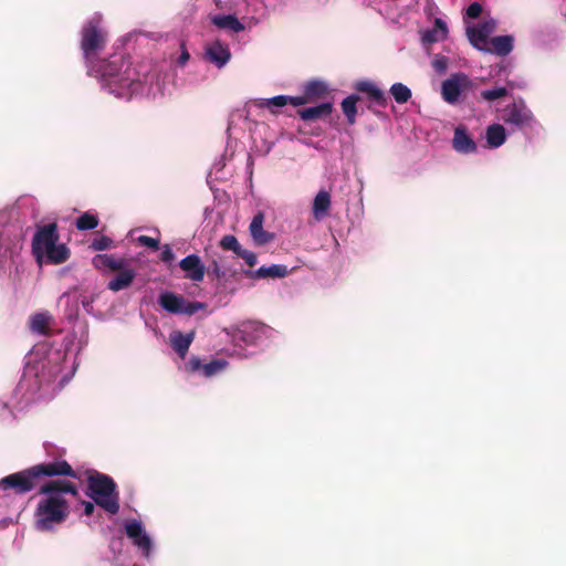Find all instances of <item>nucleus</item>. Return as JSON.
<instances>
[{"label": "nucleus", "mask_w": 566, "mask_h": 566, "mask_svg": "<svg viewBox=\"0 0 566 566\" xmlns=\"http://www.w3.org/2000/svg\"><path fill=\"white\" fill-rule=\"evenodd\" d=\"M38 493L44 497L36 505V528L50 531L54 525L62 524L69 517L70 505L64 494L76 496L78 489L73 482L57 478L43 482Z\"/></svg>", "instance_id": "1"}, {"label": "nucleus", "mask_w": 566, "mask_h": 566, "mask_svg": "<svg viewBox=\"0 0 566 566\" xmlns=\"http://www.w3.org/2000/svg\"><path fill=\"white\" fill-rule=\"evenodd\" d=\"M69 476L76 479L77 473L66 460H54L32 465L25 470L9 474L0 480L1 491H13L14 494H25L41 486L46 478Z\"/></svg>", "instance_id": "2"}, {"label": "nucleus", "mask_w": 566, "mask_h": 566, "mask_svg": "<svg viewBox=\"0 0 566 566\" xmlns=\"http://www.w3.org/2000/svg\"><path fill=\"white\" fill-rule=\"evenodd\" d=\"M88 73L101 77L108 85L115 84L120 88L130 87L137 81L135 71L120 54H114L109 59L96 60L87 63Z\"/></svg>", "instance_id": "3"}, {"label": "nucleus", "mask_w": 566, "mask_h": 566, "mask_svg": "<svg viewBox=\"0 0 566 566\" xmlns=\"http://www.w3.org/2000/svg\"><path fill=\"white\" fill-rule=\"evenodd\" d=\"M86 495L107 513L115 515L119 511V492L113 478L98 471L87 476Z\"/></svg>", "instance_id": "4"}, {"label": "nucleus", "mask_w": 566, "mask_h": 566, "mask_svg": "<svg viewBox=\"0 0 566 566\" xmlns=\"http://www.w3.org/2000/svg\"><path fill=\"white\" fill-rule=\"evenodd\" d=\"M107 43V32L103 27L102 15L94 14L81 30V50L86 64L92 63L96 54L104 50Z\"/></svg>", "instance_id": "5"}, {"label": "nucleus", "mask_w": 566, "mask_h": 566, "mask_svg": "<svg viewBox=\"0 0 566 566\" xmlns=\"http://www.w3.org/2000/svg\"><path fill=\"white\" fill-rule=\"evenodd\" d=\"M60 240L57 232V224L55 222L39 227L32 238V254L36 262L41 264L44 259L45 252Z\"/></svg>", "instance_id": "6"}, {"label": "nucleus", "mask_w": 566, "mask_h": 566, "mask_svg": "<svg viewBox=\"0 0 566 566\" xmlns=\"http://www.w3.org/2000/svg\"><path fill=\"white\" fill-rule=\"evenodd\" d=\"M158 303L165 311L169 313L187 315H193L205 306V304L201 302H189L182 296L172 292L161 293L159 295Z\"/></svg>", "instance_id": "7"}, {"label": "nucleus", "mask_w": 566, "mask_h": 566, "mask_svg": "<svg viewBox=\"0 0 566 566\" xmlns=\"http://www.w3.org/2000/svg\"><path fill=\"white\" fill-rule=\"evenodd\" d=\"M470 85L471 81L467 74L462 72L454 73L442 82V97L447 103L455 104L459 102L461 93L469 88Z\"/></svg>", "instance_id": "8"}, {"label": "nucleus", "mask_w": 566, "mask_h": 566, "mask_svg": "<svg viewBox=\"0 0 566 566\" xmlns=\"http://www.w3.org/2000/svg\"><path fill=\"white\" fill-rule=\"evenodd\" d=\"M269 327L256 321H248L241 323L235 329L233 337L237 340H241L247 345H253L265 336Z\"/></svg>", "instance_id": "9"}, {"label": "nucleus", "mask_w": 566, "mask_h": 566, "mask_svg": "<svg viewBox=\"0 0 566 566\" xmlns=\"http://www.w3.org/2000/svg\"><path fill=\"white\" fill-rule=\"evenodd\" d=\"M496 29V21L489 19L480 23L478 27H468L467 36L470 43L478 50L483 51L488 45V38Z\"/></svg>", "instance_id": "10"}, {"label": "nucleus", "mask_w": 566, "mask_h": 566, "mask_svg": "<svg viewBox=\"0 0 566 566\" xmlns=\"http://www.w3.org/2000/svg\"><path fill=\"white\" fill-rule=\"evenodd\" d=\"M504 112V122L517 128L530 126L534 118L523 101L509 105Z\"/></svg>", "instance_id": "11"}, {"label": "nucleus", "mask_w": 566, "mask_h": 566, "mask_svg": "<svg viewBox=\"0 0 566 566\" xmlns=\"http://www.w3.org/2000/svg\"><path fill=\"white\" fill-rule=\"evenodd\" d=\"M180 269L186 277L193 282H201L205 277L206 268L197 254H189L179 262Z\"/></svg>", "instance_id": "12"}, {"label": "nucleus", "mask_w": 566, "mask_h": 566, "mask_svg": "<svg viewBox=\"0 0 566 566\" xmlns=\"http://www.w3.org/2000/svg\"><path fill=\"white\" fill-rule=\"evenodd\" d=\"M452 147L460 154H471L475 153L478 149L475 142L471 138L467 127L462 124L454 128Z\"/></svg>", "instance_id": "13"}, {"label": "nucleus", "mask_w": 566, "mask_h": 566, "mask_svg": "<svg viewBox=\"0 0 566 566\" xmlns=\"http://www.w3.org/2000/svg\"><path fill=\"white\" fill-rule=\"evenodd\" d=\"M355 88L367 95V98L379 107H386L388 97L385 92L380 90L375 83L370 81H359L356 83Z\"/></svg>", "instance_id": "14"}, {"label": "nucleus", "mask_w": 566, "mask_h": 566, "mask_svg": "<svg viewBox=\"0 0 566 566\" xmlns=\"http://www.w3.org/2000/svg\"><path fill=\"white\" fill-rule=\"evenodd\" d=\"M264 214L259 211L250 223V233L258 245H264L274 240V233L263 230Z\"/></svg>", "instance_id": "15"}, {"label": "nucleus", "mask_w": 566, "mask_h": 566, "mask_svg": "<svg viewBox=\"0 0 566 566\" xmlns=\"http://www.w3.org/2000/svg\"><path fill=\"white\" fill-rule=\"evenodd\" d=\"M170 345L178 356L184 359L189 350L191 343L195 339V332L184 334L180 331H174L169 335Z\"/></svg>", "instance_id": "16"}, {"label": "nucleus", "mask_w": 566, "mask_h": 566, "mask_svg": "<svg viewBox=\"0 0 566 566\" xmlns=\"http://www.w3.org/2000/svg\"><path fill=\"white\" fill-rule=\"evenodd\" d=\"M207 59L216 64L219 69L224 66L231 57L230 50L227 45L216 41L206 49Z\"/></svg>", "instance_id": "17"}, {"label": "nucleus", "mask_w": 566, "mask_h": 566, "mask_svg": "<svg viewBox=\"0 0 566 566\" xmlns=\"http://www.w3.org/2000/svg\"><path fill=\"white\" fill-rule=\"evenodd\" d=\"M92 263L94 268L99 271L109 270L113 272L124 270V266L127 265V261L125 259H116L112 254H97L93 258Z\"/></svg>", "instance_id": "18"}, {"label": "nucleus", "mask_w": 566, "mask_h": 566, "mask_svg": "<svg viewBox=\"0 0 566 566\" xmlns=\"http://www.w3.org/2000/svg\"><path fill=\"white\" fill-rule=\"evenodd\" d=\"M333 112V104L329 102L322 103L317 106L298 109L297 114L304 122H314L327 117Z\"/></svg>", "instance_id": "19"}, {"label": "nucleus", "mask_w": 566, "mask_h": 566, "mask_svg": "<svg viewBox=\"0 0 566 566\" xmlns=\"http://www.w3.org/2000/svg\"><path fill=\"white\" fill-rule=\"evenodd\" d=\"M513 36L512 35H499L490 40L491 46H485L484 52L495 53L500 56H505L513 50Z\"/></svg>", "instance_id": "20"}, {"label": "nucleus", "mask_w": 566, "mask_h": 566, "mask_svg": "<svg viewBox=\"0 0 566 566\" xmlns=\"http://www.w3.org/2000/svg\"><path fill=\"white\" fill-rule=\"evenodd\" d=\"M244 274L251 279L285 277L289 274L286 265L273 264L271 266H261L256 271H244Z\"/></svg>", "instance_id": "21"}, {"label": "nucleus", "mask_w": 566, "mask_h": 566, "mask_svg": "<svg viewBox=\"0 0 566 566\" xmlns=\"http://www.w3.org/2000/svg\"><path fill=\"white\" fill-rule=\"evenodd\" d=\"M118 273L107 283V289L113 292H118L124 289H127L135 279V271L133 269H128L127 265L124 266V270L117 271Z\"/></svg>", "instance_id": "22"}, {"label": "nucleus", "mask_w": 566, "mask_h": 566, "mask_svg": "<svg viewBox=\"0 0 566 566\" xmlns=\"http://www.w3.org/2000/svg\"><path fill=\"white\" fill-rule=\"evenodd\" d=\"M331 195L326 190H319L313 201V214L316 220L325 218L331 208Z\"/></svg>", "instance_id": "23"}, {"label": "nucleus", "mask_w": 566, "mask_h": 566, "mask_svg": "<svg viewBox=\"0 0 566 566\" xmlns=\"http://www.w3.org/2000/svg\"><path fill=\"white\" fill-rule=\"evenodd\" d=\"M70 255V249L64 243H54L45 252L43 260L49 264H61L67 261Z\"/></svg>", "instance_id": "24"}, {"label": "nucleus", "mask_w": 566, "mask_h": 566, "mask_svg": "<svg viewBox=\"0 0 566 566\" xmlns=\"http://www.w3.org/2000/svg\"><path fill=\"white\" fill-rule=\"evenodd\" d=\"M212 24L219 29H228L233 32H241L244 30V25L233 14H219L211 19Z\"/></svg>", "instance_id": "25"}, {"label": "nucleus", "mask_w": 566, "mask_h": 566, "mask_svg": "<svg viewBox=\"0 0 566 566\" xmlns=\"http://www.w3.org/2000/svg\"><path fill=\"white\" fill-rule=\"evenodd\" d=\"M485 137L490 148H497L506 140L505 128L501 124H492L488 126Z\"/></svg>", "instance_id": "26"}, {"label": "nucleus", "mask_w": 566, "mask_h": 566, "mask_svg": "<svg viewBox=\"0 0 566 566\" xmlns=\"http://www.w3.org/2000/svg\"><path fill=\"white\" fill-rule=\"evenodd\" d=\"M360 99V97L356 94H352L343 99L342 102V111L345 114L347 122L349 124H355L356 122V115H357V107L356 104Z\"/></svg>", "instance_id": "27"}, {"label": "nucleus", "mask_w": 566, "mask_h": 566, "mask_svg": "<svg viewBox=\"0 0 566 566\" xmlns=\"http://www.w3.org/2000/svg\"><path fill=\"white\" fill-rule=\"evenodd\" d=\"M99 223L97 214L86 211L75 220V227L80 231L93 230Z\"/></svg>", "instance_id": "28"}, {"label": "nucleus", "mask_w": 566, "mask_h": 566, "mask_svg": "<svg viewBox=\"0 0 566 566\" xmlns=\"http://www.w3.org/2000/svg\"><path fill=\"white\" fill-rule=\"evenodd\" d=\"M328 92L327 85L322 81H311L305 85L304 93L308 101L321 98Z\"/></svg>", "instance_id": "29"}, {"label": "nucleus", "mask_w": 566, "mask_h": 566, "mask_svg": "<svg viewBox=\"0 0 566 566\" xmlns=\"http://www.w3.org/2000/svg\"><path fill=\"white\" fill-rule=\"evenodd\" d=\"M49 321L50 317L48 315L38 313L31 317L30 327L35 333H39L41 335H48Z\"/></svg>", "instance_id": "30"}, {"label": "nucleus", "mask_w": 566, "mask_h": 566, "mask_svg": "<svg viewBox=\"0 0 566 566\" xmlns=\"http://www.w3.org/2000/svg\"><path fill=\"white\" fill-rule=\"evenodd\" d=\"M389 92L398 104H405L411 98L410 88L402 83L392 84Z\"/></svg>", "instance_id": "31"}, {"label": "nucleus", "mask_w": 566, "mask_h": 566, "mask_svg": "<svg viewBox=\"0 0 566 566\" xmlns=\"http://www.w3.org/2000/svg\"><path fill=\"white\" fill-rule=\"evenodd\" d=\"M509 95L506 87H494L491 90H484L481 92V97L488 102H493L503 98Z\"/></svg>", "instance_id": "32"}, {"label": "nucleus", "mask_w": 566, "mask_h": 566, "mask_svg": "<svg viewBox=\"0 0 566 566\" xmlns=\"http://www.w3.org/2000/svg\"><path fill=\"white\" fill-rule=\"evenodd\" d=\"M227 363L224 360L214 359L208 364H203L202 371L206 377H211L218 371L222 370L226 367Z\"/></svg>", "instance_id": "33"}, {"label": "nucleus", "mask_w": 566, "mask_h": 566, "mask_svg": "<svg viewBox=\"0 0 566 566\" xmlns=\"http://www.w3.org/2000/svg\"><path fill=\"white\" fill-rule=\"evenodd\" d=\"M113 245V240L109 237L101 235L98 238H95L90 243V249L93 251H104Z\"/></svg>", "instance_id": "34"}, {"label": "nucleus", "mask_w": 566, "mask_h": 566, "mask_svg": "<svg viewBox=\"0 0 566 566\" xmlns=\"http://www.w3.org/2000/svg\"><path fill=\"white\" fill-rule=\"evenodd\" d=\"M220 247L223 250L233 251L235 254H237V251H240V249L242 248L239 244L238 239L232 234L223 235L222 239L220 240Z\"/></svg>", "instance_id": "35"}, {"label": "nucleus", "mask_w": 566, "mask_h": 566, "mask_svg": "<svg viewBox=\"0 0 566 566\" xmlns=\"http://www.w3.org/2000/svg\"><path fill=\"white\" fill-rule=\"evenodd\" d=\"M125 531L126 535L133 541L137 537H140V535L145 533L142 523L137 521H132L127 523L125 526Z\"/></svg>", "instance_id": "36"}, {"label": "nucleus", "mask_w": 566, "mask_h": 566, "mask_svg": "<svg viewBox=\"0 0 566 566\" xmlns=\"http://www.w3.org/2000/svg\"><path fill=\"white\" fill-rule=\"evenodd\" d=\"M268 108L271 107H283L287 105V96L286 95H277L272 98L264 99L261 104Z\"/></svg>", "instance_id": "37"}, {"label": "nucleus", "mask_w": 566, "mask_h": 566, "mask_svg": "<svg viewBox=\"0 0 566 566\" xmlns=\"http://www.w3.org/2000/svg\"><path fill=\"white\" fill-rule=\"evenodd\" d=\"M133 543L139 547L146 556L149 555L150 548H151V541L149 536L144 533L140 535V537H137L133 541Z\"/></svg>", "instance_id": "38"}, {"label": "nucleus", "mask_w": 566, "mask_h": 566, "mask_svg": "<svg viewBox=\"0 0 566 566\" xmlns=\"http://www.w3.org/2000/svg\"><path fill=\"white\" fill-rule=\"evenodd\" d=\"M237 255L243 259L245 263L251 268L256 264V254L252 251L241 248L240 251H237Z\"/></svg>", "instance_id": "39"}, {"label": "nucleus", "mask_w": 566, "mask_h": 566, "mask_svg": "<svg viewBox=\"0 0 566 566\" xmlns=\"http://www.w3.org/2000/svg\"><path fill=\"white\" fill-rule=\"evenodd\" d=\"M137 242L144 247L150 248L153 250L159 249V240L148 237V235H139L137 238Z\"/></svg>", "instance_id": "40"}, {"label": "nucleus", "mask_w": 566, "mask_h": 566, "mask_svg": "<svg viewBox=\"0 0 566 566\" xmlns=\"http://www.w3.org/2000/svg\"><path fill=\"white\" fill-rule=\"evenodd\" d=\"M483 11V7L481 3L479 2H472L471 4H469V7L467 8V15L470 18V19H476L481 15Z\"/></svg>", "instance_id": "41"}, {"label": "nucleus", "mask_w": 566, "mask_h": 566, "mask_svg": "<svg viewBox=\"0 0 566 566\" xmlns=\"http://www.w3.org/2000/svg\"><path fill=\"white\" fill-rule=\"evenodd\" d=\"M444 39H446L444 36H442L441 34L438 33L437 29L427 31L422 36L423 42H427V43H433V42H438V41H441Z\"/></svg>", "instance_id": "42"}, {"label": "nucleus", "mask_w": 566, "mask_h": 566, "mask_svg": "<svg viewBox=\"0 0 566 566\" xmlns=\"http://www.w3.org/2000/svg\"><path fill=\"white\" fill-rule=\"evenodd\" d=\"M208 275L212 276L213 279H221L224 273L221 271V268L217 260H213L211 264L208 268Z\"/></svg>", "instance_id": "43"}, {"label": "nucleus", "mask_w": 566, "mask_h": 566, "mask_svg": "<svg viewBox=\"0 0 566 566\" xmlns=\"http://www.w3.org/2000/svg\"><path fill=\"white\" fill-rule=\"evenodd\" d=\"M432 66L437 72L443 73L448 69V59L446 56H438L433 60Z\"/></svg>", "instance_id": "44"}, {"label": "nucleus", "mask_w": 566, "mask_h": 566, "mask_svg": "<svg viewBox=\"0 0 566 566\" xmlns=\"http://www.w3.org/2000/svg\"><path fill=\"white\" fill-rule=\"evenodd\" d=\"M175 259V253L172 252L170 245L165 244L163 247L161 253H160V260L163 262H171Z\"/></svg>", "instance_id": "45"}, {"label": "nucleus", "mask_w": 566, "mask_h": 566, "mask_svg": "<svg viewBox=\"0 0 566 566\" xmlns=\"http://www.w3.org/2000/svg\"><path fill=\"white\" fill-rule=\"evenodd\" d=\"M307 96L304 94L303 96H287V104L293 106H301L308 103Z\"/></svg>", "instance_id": "46"}, {"label": "nucleus", "mask_w": 566, "mask_h": 566, "mask_svg": "<svg viewBox=\"0 0 566 566\" xmlns=\"http://www.w3.org/2000/svg\"><path fill=\"white\" fill-rule=\"evenodd\" d=\"M433 29H437L439 34H441L442 36L447 38L448 28H447V23L442 19L437 18L434 20Z\"/></svg>", "instance_id": "47"}, {"label": "nucleus", "mask_w": 566, "mask_h": 566, "mask_svg": "<svg viewBox=\"0 0 566 566\" xmlns=\"http://www.w3.org/2000/svg\"><path fill=\"white\" fill-rule=\"evenodd\" d=\"M187 366H188V369H189L190 371H197V370L202 369V366H203V365L201 364V361H200V359H199L198 357L193 356V357H191V358L189 359V361H188V365H187Z\"/></svg>", "instance_id": "48"}, {"label": "nucleus", "mask_w": 566, "mask_h": 566, "mask_svg": "<svg viewBox=\"0 0 566 566\" xmlns=\"http://www.w3.org/2000/svg\"><path fill=\"white\" fill-rule=\"evenodd\" d=\"M83 505H84V514L85 515L90 516L94 513V510H95L94 503L88 502V501H83Z\"/></svg>", "instance_id": "49"}, {"label": "nucleus", "mask_w": 566, "mask_h": 566, "mask_svg": "<svg viewBox=\"0 0 566 566\" xmlns=\"http://www.w3.org/2000/svg\"><path fill=\"white\" fill-rule=\"evenodd\" d=\"M189 59H190V54L185 50V51L181 52V54H180V56L178 59V63L180 65H185L188 62Z\"/></svg>", "instance_id": "50"}]
</instances>
